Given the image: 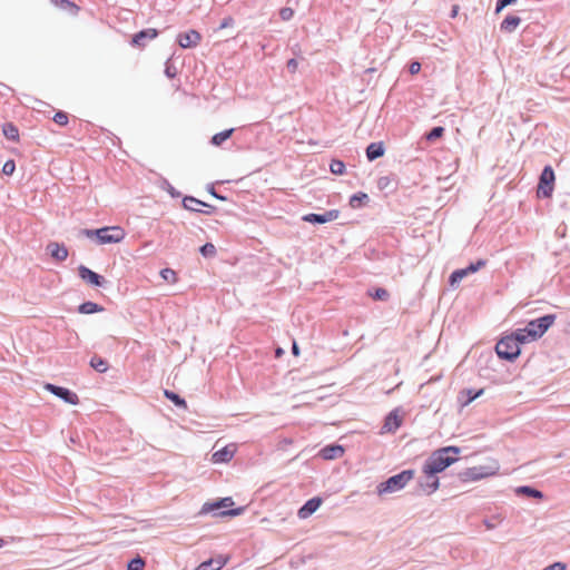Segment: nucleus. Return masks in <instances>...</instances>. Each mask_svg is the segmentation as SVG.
<instances>
[{"label":"nucleus","mask_w":570,"mask_h":570,"mask_svg":"<svg viewBox=\"0 0 570 570\" xmlns=\"http://www.w3.org/2000/svg\"><path fill=\"white\" fill-rule=\"evenodd\" d=\"M105 307L98 303L91 302V301H85L81 304L78 305L77 312L79 314L90 315L104 312Z\"/></svg>","instance_id":"a878e982"},{"label":"nucleus","mask_w":570,"mask_h":570,"mask_svg":"<svg viewBox=\"0 0 570 570\" xmlns=\"http://www.w3.org/2000/svg\"><path fill=\"white\" fill-rule=\"evenodd\" d=\"M90 367H92L98 373H106L109 368L107 360L101 356L94 355L89 361Z\"/></svg>","instance_id":"7c9ffc66"},{"label":"nucleus","mask_w":570,"mask_h":570,"mask_svg":"<svg viewBox=\"0 0 570 570\" xmlns=\"http://www.w3.org/2000/svg\"><path fill=\"white\" fill-rule=\"evenodd\" d=\"M522 19L518 14L509 13L500 23V30L505 33H513L521 24Z\"/></svg>","instance_id":"4be33fe9"},{"label":"nucleus","mask_w":570,"mask_h":570,"mask_svg":"<svg viewBox=\"0 0 570 570\" xmlns=\"http://www.w3.org/2000/svg\"><path fill=\"white\" fill-rule=\"evenodd\" d=\"M389 183H390L389 177H381V178L379 179V181H377V185H379V187H380L381 189H384V188H386V187H387Z\"/></svg>","instance_id":"5fc2aeb1"},{"label":"nucleus","mask_w":570,"mask_h":570,"mask_svg":"<svg viewBox=\"0 0 570 570\" xmlns=\"http://www.w3.org/2000/svg\"><path fill=\"white\" fill-rule=\"evenodd\" d=\"M340 216L338 209H330L324 213H309L302 217L303 222L312 225H323L337 219Z\"/></svg>","instance_id":"f8f14e48"},{"label":"nucleus","mask_w":570,"mask_h":570,"mask_svg":"<svg viewBox=\"0 0 570 570\" xmlns=\"http://www.w3.org/2000/svg\"><path fill=\"white\" fill-rule=\"evenodd\" d=\"M498 468L487 466V465H476L466 468L465 470L459 473L460 481L466 482H475L488 476L494 475L497 473Z\"/></svg>","instance_id":"6e6552de"},{"label":"nucleus","mask_w":570,"mask_h":570,"mask_svg":"<svg viewBox=\"0 0 570 570\" xmlns=\"http://www.w3.org/2000/svg\"><path fill=\"white\" fill-rule=\"evenodd\" d=\"M236 452L234 444H228L212 454V461L216 464L228 463Z\"/></svg>","instance_id":"f3484780"},{"label":"nucleus","mask_w":570,"mask_h":570,"mask_svg":"<svg viewBox=\"0 0 570 570\" xmlns=\"http://www.w3.org/2000/svg\"><path fill=\"white\" fill-rule=\"evenodd\" d=\"M425 478L426 481H419V487L426 495H431L440 488V479L438 475Z\"/></svg>","instance_id":"b1692460"},{"label":"nucleus","mask_w":570,"mask_h":570,"mask_svg":"<svg viewBox=\"0 0 570 570\" xmlns=\"http://www.w3.org/2000/svg\"><path fill=\"white\" fill-rule=\"evenodd\" d=\"M206 189H207L208 194H210L214 198L222 200V202L228 200L227 196H225L216 190L215 185L213 183L208 184Z\"/></svg>","instance_id":"49530a36"},{"label":"nucleus","mask_w":570,"mask_h":570,"mask_svg":"<svg viewBox=\"0 0 570 570\" xmlns=\"http://www.w3.org/2000/svg\"><path fill=\"white\" fill-rule=\"evenodd\" d=\"M444 132H445V128L443 126H435V127L431 128L429 131H426L423 135V138L429 142H433V141L442 138Z\"/></svg>","instance_id":"2f4dec72"},{"label":"nucleus","mask_w":570,"mask_h":570,"mask_svg":"<svg viewBox=\"0 0 570 570\" xmlns=\"http://www.w3.org/2000/svg\"><path fill=\"white\" fill-rule=\"evenodd\" d=\"M415 471L413 469L402 470L401 472L389 476L385 481L376 485V493L384 495L397 492L406 487V484L414 478Z\"/></svg>","instance_id":"423d86ee"},{"label":"nucleus","mask_w":570,"mask_h":570,"mask_svg":"<svg viewBox=\"0 0 570 570\" xmlns=\"http://www.w3.org/2000/svg\"><path fill=\"white\" fill-rule=\"evenodd\" d=\"M367 293L375 301L384 302L390 297L389 292L384 287H373Z\"/></svg>","instance_id":"72a5a7b5"},{"label":"nucleus","mask_w":570,"mask_h":570,"mask_svg":"<svg viewBox=\"0 0 570 570\" xmlns=\"http://www.w3.org/2000/svg\"><path fill=\"white\" fill-rule=\"evenodd\" d=\"M227 563V558L219 556L218 558L207 559L203 561L196 570H220Z\"/></svg>","instance_id":"5701e85b"},{"label":"nucleus","mask_w":570,"mask_h":570,"mask_svg":"<svg viewBox=\"0 0 570 570\" xmlns=\"http://www.w3.org/2000/svg\"><path fill=\"white\" fill-rule=\"evenodd\" d=\"M145 566V559L140 556H136L127 562V570H144Z\"/></svg>","instance_id":"4c0bfd02"},{"label":"nucleus","mask_w":570,"mask_h":570,"mask_svg":"<svg viewBox=\"0 0 570 570\" xmlns=\"http://www.w3.org/2000/svg\"><path fill=\"white\" fill-rule=\"evenodd\" d=\"M181 205L186 210L202 213L205 215H212L216 210L215 206L207 204L190 195H186L183 197Z\"/></svg>","instance_id":"1a4fd4ad"},{"label":"nucleus","mask_w":570,"mask_h":570,"mask_svg":"<svg viewBox=\"0 0 570 570\" xmlns=\"http://www.w3.org/2000/svg\"><path fill=\"white\" fill-rule=\"evenodd\" d=\"M487 259L479 258L475 262H471L468 266L464 267V269L468 273V275H470L483 268L487 265Z\"/></svg>","instance_id":"58836bf2"},{"label":"nucleus","mask_w":570,"mask_h":570,"mask_svg":"<svg viewBox=\"0 0 570 570\" xmlns=\"http://www.w3.org/2000/svg\"><path fill=\"white\" fill-rule=\"evenodd\" d=\"M52 120L59 126L68 125L69 118L66 111L59 110L55 114Z\"/></svg>","instance_id":"37998d69"},{"label":"nucleus","mask_w":570,"mask_h":570,"mask_svg":"<svg viewBox=\"0 0 570 570\" xmlns=\"http://www.w3.org/2000/svg\"><path fill=\"white\" fill-rule=\"evenodd\" d=\"M294 10L289 7H284L279 10V17L284 21H288L293 18Z\"/></svg>","instance_id":"09e8293b"},{"label":"nucleus","mask_w":570,"mask_h":570,"mask_svg":"<svg viewBox=\"0 0 570 570\" xmlns=\"http://www.w3.org/2000/svg\"><path fill=\"white\" fill-rule=\"evenodd\" d=\"M283 353H284V350H283L282 347H277V348L275 350V354H276V356H277V357H278V356H281V355H283Z\"/></svg>","instance_id":"13d9d810"},{"label":"nucleus","mask_w":570,"mask_h":570,"mask_svg":"<svg viewBox=\"0 0 570 570\" xmlns=\"http://www.w3.org/2000/svg\"><path fill=\"white\" fill-rule=\"evenodd\" d=\"M461 448L446 445L434 450L424 461L422 472L425 476H435L459 461Z\"/></svg>","instance_id":"f257e3e1"},{"label":"nucleus","mask_w":570,"mask_h":570,"mask_svg":"<svg viewBox=\"0 0 570 570\" xmlns=\"http://www.w3.org/2000/svg\"><path fill=\"white\" fill-rule=\"evenodd\" d=\"M200 40H202V35L195 29L179 32L177 35V39H176L177 43L183 49L195 48L199 45Z\"/></svg>","instance_id":"ddd939ff"},{"label":"nucleus","mask_w":570,"mask_h":570,"mask_svg":"<svg viewBox=\"0 0 570 570\" xmlns=\"http://www.w3.org/2000/svg\"><path fill=\"white\" fill-rule=\"evenodd\" d=\"M161 189L166 190L171 198H179L181 193L177 190L167 179H164L161 183Z\"/></svg>","instance_id":"a19ab883"},{"label":"nucleus","mask_w":570,"mask_h":570,"mask_svg":"<svg viewBox=\"0 0 570 570\" xmlns=\"http://www.w3.org/2000/svg\"><path fill=\"white\" fill-rule=\"evenodd\" d=\"M521 345H523L522 342L518 340V335L512 331L498 341L495 353L500 360L512 363L520 356Z\"/></svg>","instance_id":"39448f33"},{"label":"nucleus","mask_w":570,"mask_h":570,"mask_svg":"<svg viewBox=\"0 0 570 570\" xmlns=\"http://www.w3.org/2000/svg\"><path fill=\"white\" fill-rule=\"evenodd\" d=\"M385 154V145L383 141H373L365 148V155L368 161H374Z\"/></svg>","instance_id":"412c9836"},{"label":"nucleus","mask_w":570,"mask_h":570,"mask_svg":"<svg viewBox=\"0 0 570 570\" xmlns=\"http://www.w3.org/2000/svg\"><path fill=\"white\" fill-rule=\"evenodd\" d=\"M556 318V314H544L528 321L525 326L514 330L518 335V340H520L522 344L540 340L554 324Z\"/></svg>","instance_id":"f03ea898"},{"label":"nucleus","mask_w":570,"mask_h":570,"mask_svg":"<svg viewBox=\"0 0 570 570\" xmlns=\"http://www.w3.org/2000/svg\"><path fill=\"white\" fill-rule=\"evenodd\" d=\"M45 389L67 404L77 405L79 403V397L77 393L68 387L56 385L52 383H47L45 385Z\"/></svg>","instance_id":"9d476101"},{"label":"nucleus","mask_w":570,"mask_h":570,"mask_svg":"<svg viewBox=\"0 0 570 570\" xmlns=\"http://www.w3.org/2000/svg\"><path fill=\"white\" fill-rule=\"evenodd\" d=\"M459 10H460L459 6H458V4H453V6H452V8H451V11H450L449 17H450L451 19L456 18V17H458V13H459Z\"/></svg>","instance_id":"6e6d98bb"},{"label":"nucleus","mask_w":570,"mask_h":570,"mask_svg":"<svg viewBox=\"0 0 570 570\" xmlns=\"http://www.w3.org/2000/svg\"><path fill=\"white\" fill-rule=\"evenodd\" d=\"M346 170L345 163L341 159L334 158L330 163V171L334 175H343Z\"/></svg>","instance_id":"c9c22d12"},{"label":"nucleus","mask_w":570,"mask_h":570,"mask_svg":"<svg viewBox=\"0 0 570 570\" xmlns=\"http://www.w3.org/2000/svg\"><path fill=\"white\" fill-rule=\"evenodd\" d=\"M79 235L95 240L98 245H107L121 243L126 237V232L121 226L114 225L99 228H82L79 230Z\"/></svg>","instance_id":"7ed1b4c3"},{"label":"nucleus","mask_w":570,"mask_h":570,"mask_svg":"<svg viewBox=\"0 0 570 570\" xmlns=\"http://www.w3.org/2000/svg\"><path fill=\"white\" fill-rule=\"evenodd\" d=\"M72 338H73L75 343H77V342H78V340H79V338H78V335H77L76 333H75V335H73V337H72Z\"/></svg>","instance_id":"052dcab7"},{"label":"nucleus","mask_w":570,"mask_h":570,"mask_svg":"<svg viewBox=\"0 0 570 570\" xmlns=\"http://www.w3.org/2000/svg\"><path fill=\"white\" fill-rule=\"evenodd\" d=\"M421 67H422V66H421V62H420V61H417V60H413V61H411V62H410V65H409V72H410L411 75H416V73H419V72H420Z\"/></svg>","instance_id":"3c124183"},{"label":"nucleus","mask_w":570,"mask_h":570,"mask_svg":"<svg viewBox=\"0 0 570 570\" xmlns=\"http://www.w3.org/2000/svg\"><path fill=\"white\" fill-rule=\"evenodd\" d=\"M468 276V273L465 272L464 267L463 268H458L455 271H453L450 276H449V285L451 287H456L461 281Z\"/></svg>","instance_id":"473e14b6"},{"label":"nucleus","mask_w":570,"mask_h":570,"mask_svg":"<svg viewBox=\"0 0 570 570\" xmlns=\"http://www.w3.org/2000/svg\"><path fill=\"white\" fill-rule=\"evenodd\" d=\"M344 452H345V449L343 445H341L338 443H331V444L323 446L320 450L318 455L323 460L330 461V460H335V459L343 456Z\"/></svg>","instance_id":"dca6fc26"},{"label":"nucleus","mask_w":570,"mask_h":570,"mask_svg":"<svg viewBox=\"0 0 570 570\" xmlns=\"http://www.w3.org/2000/svg\"><path fill=\"white\" fill-rule=\"evenodd\" d=\"M500 515H493L491 518H485L483 520V524L488 530H493L497 528V525L501 522Z\"/></svg>","instance_id":"c03bdc74"},{"label":"nucleus","mask_w":570,"mask_h":570,"mask_svg":"<svg viewBox=\"0 0 570 570\" xmlns=\"http://www.w3.org/2000/svg\"><path fill=\"white\" fill-rule=\"evenodd\" d=\"M198 252L205 258H213L217 254L216 247L213 243H205L199 247Z\"/></svg>","instance_id":"e433bc0d"},{"label":"nucleus","mask_w":570,"mask_h":570,"mask_svg":"<svg viewBox=\"0 0 570 570\" xmlns=\"http://www.w3.org/2000/svg\"><path fill=\"white\" fill-rule=\"evenodd\" d=\"M75 344H73V341L69 340V347H73Z\"/></svg>","instance_id":"680f3d73"},{"label":"nucleus","mask_w":570,"mask_h":570,"mask_svg":"<svg viewBox=\"0 0 570 570\" xmlns=\"http://www.w3.org/2000/svg\"><path fill=\"white\" fill-rule=\"evenodd\" d=\"M569 332H570V322H569Z\"/></svg>","instance_id":"e2e57ef3"},{"label":"nucleus","mask_w":570,"mask_h":570,"mask_svg":"<svg viewBox=\"0 0 570 570\" xmlns=\"http://www.w3.org/2000/svg\"><path fill=\"white\" fill-rule=\"evenodd\" d=\"M518 0H497L494 12L498 14L508 6L515 4Z\"/></svg>","instance_id":"de8ad7c7"},{"label":"nucleus","mask_w":570,"mask_h":570,"mask_svg":"<svg viewBox=\"0 0 570 570\" xmlns=\"http://www.w3.org/2000/svg\"><path fill=\"white\" fill-rule=\"evenodd\" d=\"M370 202V197L364 191L354 193L348 200V204L352 208H362Z\"/></svg>","instance_id":"cd10ccee"},{"label":"nucleus","mask_w":570,"mask_h":570,"mask_svg":"<svg viewBox=\"0 0 570 570\" xmlns=\"http://www.w3.org/2000/svg\"><path fill=\"white\" fill-rule=\"evenodd\" d=\"M518 497H527L532 499H543L544 494L542 491L535 489L532 485H520L514 490Z\"/></svg>","instance_id":"393cba45"},{"label":"nucleus","mask_w":570,"mask_h":570,"mask_svg":"<svg viewBox=\"0 0 570 570\" xmlns=\"http://www.w3.org/2000/svg\"><path fill=\"white\" fill-rule=\"evenodd\" d=\"M235 23V20L233 17L228 16L223 18V20L219 23V29H225L228 27H232Z\"/></svg>","instance_id":"603ef678"},{"label":"nucleus","mask_w":570,"mask_h":570,"mask_svg":"<svg viewBox=\"0 0 570 570\" xmlns=\"http://www.w3.org/2000/svg\"><path fill=\"white\" fill-rule=\"evenodd\" d=\"M47 250L49 252L50 256L58 262L66 261L69 255L68 248L63 243L50 242L47 245Z\"/></svg>","instance_id":"aec40b11"},{"label":"nucleus","mask_w":570,"mask_h":570,"mask_svg":"<svg viewBox=\"0 0 570 570\" xmlns=\"http://www.w3.org/2000/svg\"><path fill=\"white\" fill-rule=\"evenodd\" d=\"M234 131H235V128H228V129L222 130V131L213 135L210 138V144L214 146H217V147L220 146L223 142H225L227 139H229L232 137Z\"/></svg>","instance_id":"c756f323"},{"label":"nucleus","mask_w":570,"mask_h":570,"mask_svg":"<svg viewBox=\"0 0 570 570\" xmlns=\"http://www.w3.org/2000/svg\"><path fill=\"white\" fill-rule=\"evenodd\" d=\"M159 35V30L155 28H146L136 32L130 40V45L144 48L149 40L155 39Z\"/></svg>","instance_id":"4468645a"},{"label":"nucleus","mask_w":570,"mask_h":570,"mask_svg":"<svg viewBox=\"0 0 570 570\" xmlns=\"http://www.w3.org/2000/svg\"><path fill=\"white\" fill-rule=\"evenodd\" d=\"M402 425V417L399 414V409H394L384 417L382 426L383 432H394Z\"/></svg>","instance_id":"a211bd4d"},{"label":"nucleus","mask_w":570,"mask_h":570,"mask_svg":"<svg viewBox=\"0 0 570 570\" xmlns=\"http://www.w3.org/2000/svg\"><path fill=\"white\" fill-rule=\"evenodd\" d=\"M323 499L321 497H313L305 501V503L298 509L297 517L299 519H307L315 513L322 505Z\"/></svg>","instance_id":"2eb2a0df"},{"label":"nucleus","mask_w":570,"mask_h":570,"mask_svg":"<svg viewBox=\"0 0 570 570\" xmlns=\"http://www.w3.org/2000/svg\"><path fill=\"white\" fill-rule=\"evenodd\" d=\"M164 72H165L166 77L169 78V79H174L177 76V68L171 62L170 58H168L166 60V62H165V70H164Z\"/></svg>","instance_id":"79ce46f5"},{"label":"nucleus","mask_w":570,"mask_h":570,"mask_svg":"<svg viewBox=\"0 0 570 570\" xmlns=\"http://www.w3.org/2000/svg\"><path fill=\"white\" fill-rule=\"evenodd\" d=\"M291 351L294 356L299 355V347H298V344L296 343V341H293Z\"/></svg>","instance_id":"4d7b16f0"},{"label":"nucleus","mask_w":570,"mask_h":570,"mask_svg":"<svg viewBox=\"0 0 570 570\" xmlns=\"http://www.w3.org/2000/svg\"><path fill=\"white\" fill-rule=\"evenodd\" d=\"M3 136L11 141H19V128L16 124L7 121L1 127Z\"/></svg>","instance_id":"bb28decb"},{"label":"nucleus","mask_w":570,"mask_h":570,"mask_svg":"<svg viewBox=\"0 0 570 570\" xmlns=\"http://www.w3.org/2000/svg\"><path fill=\"white\" fill-rule=\"evenodd\" d=\"M4 544H6L4 539H3V538H0V548L4 547Z\"/></svg>","instance_id":"bf43d9fd"},{"label":"nucleus","mask_w":570,"mask_h":570,"mask_svg":"<svg viewBox=\"0 0 570 570\" xmlns=\"http://www.w3.org/2000/svg\"><path fill=\"white\" fill-rule=\"evenodd\" d=\"M556 174L551 165H546L539 176L537 196L550 198L554 190Z\"/></svg>","instance_id":"0eeeda50"},{"label":"nucleus","mask_w":570,"mask_h":570,"mask_svg":"<svg viewBox=\"0 0 570 570\" xmlns=\"http://www.w3.org/2000/svg\"><path fill=\"white\" fill-rule=\"evenodd\" d=\"M286 68H287L288 72L295 73L298 68V61L295 58L288 59L286 62Z\"/></svg>","instance_id":"8fccbe9b"},{"label":"nucleus","mask_w":570,"mask_h":570,"mask_svg":"<svg viewBox=\"0 0 570 570\" xmlns=\"http://www.w3.org/2000/svg\"><path fill=\"white\" fill-rule=\"evenodd\" d=\"M164 396L170 401L176 407L181 410H187V402L186 400L180 396L178 393L171 391V390H164Z\"/></svg>","instance_id":"c85d7f7f"},{"label":"nucleus","mask_w":570,"mask_h":570,"mask_svg":"<svg viewBox=\"0 0 570 570\" xmlns=\"http://www.w3.org/2000/svg\"><path fill=\"white\" fill-rule=\"evenodd\" d=\"M14 170L16 161L13 159H8L2 166L1 173L6 176H11L13 175Z\"/></svg>","instance_id":"a18cd8bd"},{"label":"nucleus","mask_w":570,"mask_h":570,"mask_svg":"<svg viewBox=\"0 0 570 570\" xmlns=\"http://www.w3.org/2000/svg\"><path fill=\"white\" fill-rule=\"evenodd\" d=\"M234 500L232 497L219 498L205 502L199 514H212L217 518H234L244 513L245 507L233 508Z\"/></svg>","instance_id":"20e7f679"},{"label":"nucleus","mask_w":570,"mask_h":570,"mask_svg":"<svg viewBox=\"0 0 570 570\" xmlns=\"http://www.w3.org/2000/svg\"><path fill=\"white\" fill-rule=\"evenodd\" d=\"M159 274L168 283L175 284L178 281L177 273L169 267L163 268Z\"/></svg>","instance_id":"ea45409f"},{"label":"nucleus","mask_w":570,"mask_h":570,"mask_svg":"<svg viewBox=\"0 0 570 570\" xmlns=\"http://www.w3.org/2000/svg\"><path fill=\"white\" fill-rule=\"evenodd\" d=\"M77 271L78 276L90 286L105 288L108 283V281L102 275L96 273L86 265H79Z\"/></svg>","instance_id":"9b49d317"},{"label":"nucleus","mask_w":570,"mask_h":570,"mask_svg":"<svg viewBox=\"0 0 570 570\" xmlns=\"http://www.w3.org/2000/svg\"><path fill=\"white\" fill-rule=\"evenodd\" d=\"M566 568H567L566 563L557 561V562L549 564L543 570H566Z\"/></svg>","instance_id":"864d4df0"},{"label":"nucleus","mask_w":570,"mask_h":570,"mask_svg":"<svg viewBox=\"0 0 570 570\" xmlns=\"http://www.w3.org/2000/svg\"><path fill=\"white\" fill-rule=\"evenodd\" d=\"M53 2L63 10H68L72 14H77L80 8L70 0H53Z\"/></svg>","instance_id":"f704fd0d"},{"label":"nucleus","mask_w":570,"mask_h":570,"mask_svg":"<svg viewBox=\"0 0 570 570\" xmlns=\"http://www.w3.org/2000/svg\"><path fill=\"white\" fill-rule=\"evenodd\" d=\"M484 389H464L459 392L458 402L462 407L468 406L474 400L483 395Z\"/></svg>","instance_id":"6ab92c4d"}]
</instances>
